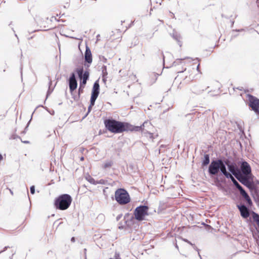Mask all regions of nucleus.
<instances>
[{
    "label": "nucleus",
    "mask_w": 259,
    "mask_h": 259,
    "mask_svg": "<svg viewBox=\"0 0 259 259\" xmlns=\"http://www.w3.org/2000/svg\"><path fill=\"white\" fill-rule=\"evenodd\" d=\"M105 127L109 132L114 133H121L125 131L126 122H123L113 119H107L104 121Z\"/></svg>",
    "instance_id": "obj_1"
},
{
    "label": "nucleus",
    "mask_w": 259,
    "mask_h": 259,
    "mask_svg": "<svg viewBox=\"0 0 259 259\" xmlns=\"http://www.w3.org/2000/svg\"><path fill=\"white\" fill-rule=\"evenodd\" d=\"M72 200L70 195L62 194L55 199L54 204L57 209L66 210L70 206Z\"/></svg>",
    "instance_id": "obj_2"
},
{
    "label": "nucleus",
    "mask_w": 259,
    "mask_h": 259,
    "mask_svg": "<svg viewBox=\"0 0 259 259\" xmlns=\"http://www.w3.org/2000/svg\"><path fill=\"white\" fill-rule=\"evenodd\" d=\"M115 200L120 205H125L129 203L131 198L129 194L124 189L119 188L115 192Z\"/></svg>",
    "instance_id": "obj_3"
},
{
    "label": "nucleus",
    "mask_w": 259,
    "mask_h": 259,
    "mask_svg": "<svg viewBox=\"0 0 259 259\" xmlns=\"http://www.w3.org/2000/svg\"><path fill=\"white\" fill-rule=\"evenodd\" d=\"M248 105L256 114L259 115V99L250 95L247 94Z\"/></svg>",
    "instance_id": "obj_4"
},
{
    "label": "nucleus",
    "mask_w": 259,
    "mask_h": 259,
    "mask_svg": "<svg viewBox=\"0 0 259 259\" xmlns=\"http://www.w3.org/2000/svg\"><path fill=\"white\" fill-rule=\"evenodd\" d=\"M149 207L146 205H140L134 211L135 219L139 221H143L145 216L148 215Z\"/></svg>",
    "instance_id": "obj_5"
},
{
    "label": "nucleus",
    "mask_w": 259,
    "mask_h": 259,
    "mask_svg": "<svg viewBox=\"0 0 259 259\" xmlns=\"http://www.w3.org/2000/svg\"><path fill=\"white\" fill-rule=\"evenodd\" d=\"M76 72L78 74V77L80 79V86L84 85L87 83V81L89 77V72L88 71H85L83 72V68H77Z\"/></svg>",
    "instance_id": "obj_6"
},
{
    "label": "nucleus",
    "mask_w": 259,
    "mask_h": 259,
    "mask_svg": "<svg viewBox=\"0 0 259 259\" xmlns=\"http://www.w3.org/2000/svg\"><path fill=\"white\" fill-rule=\"evenodd\" d=\"M100 91V85L98 80H96L93 85L91 95V105H94L95 101L98 97Z\"/></svg>",
    "instance_id": "obj_7"
},
{
    "label": "nucleus",
    "mask_w": 259,
    "mask_h": 259,
    "mask_svg": "<svg viewBox=\"0 0 259 259\" xmlns=\"http://www.w3.org/2000/svg\"><path fill=\"white\" fill-rule=\"evenodd\" d=\"M222 160H213L210 163L209 166V172L212 175H217L220 169Z\"/></svg>",
    "instance_id": "obj_8"
},
{
    "label": "nucleus",
    "mask_w": 259,
    "mask_h": 259,
    "mask_svg": "<svg viewBox=\"0 0 259 259\" xmlns=\"http://www.w3.org/2000/svg\"><path fill=\"white\" fill-rule=\"evenodd\" d=\"M126 127H125V131H142L145 127L151 126V123L148 121H145L141 126H133L130 124L126 123Z\"/></svg>",
    "instance_id": "obj_9"
},
{
    "label": "nucleus",
    "mask_w": 259,
    "mask_h": 259,
    "mask_svg": "<svg viewBox=\"0 0 259 259\" xmlns=\"http://www.w3.org/2000/svg\"><path fill=\"white\" fill-rule=\"evenodd\" d=\"M68 82L70 92L72 93L76 89L77 86V82L74 73H72L71 74L68 80Z\"/></svg>",
    "instance_id": "obj_10"
},
{
    "label": "nucleus",
    "mask_w": 259,
    "mask_h": 259,
    "mask_svg": "<svg viewBox=\"0 0 259 259\" xmlns=\"http://www.w3.org/2000/svg\"><path fill=\"white\" fill-rule=\"evenodd\" d=\"M241 169L242 173L245 175L251 174V167L249 164L246 161H244L241 165Z\"/></svg>",
    "instance_id": "obj_11"
},
{
    "label": "nucleus",
    "mask_w": 259,
    "mask_h": 259,
    "mask_svg": "<svg viewBox=\"0 0 259 259\" xmlns=\"http://www.w3.org/2000/svg\"><path fill=\"white\" fill-rule=\"evenodd\" d=\"M237 206L240 211L241 215L243 218H247L249 216V210L245 205H238Z\"/></svg>",
    "instance_id": "obj_12"
},
{
    "label": "nucleus",
    "mask_w": 259,
    "mask_h": 259,
    "mask_svg": "<svg viewBox=\"0 0 259 259\" xmlns=\"http://www.w3.org/2000/svg\"><path fill=\"white\" fill-rule=\"evenodd\" d=\"M84 60L85 62L91 64L92 62V55L90 49L86 46L85 51L84 54Z\"/></svg>",
    "instance_id": "obj_13"
},
{
    "label": "nucleus",
    "mask_w": 259,
    "mask_h": 259,
    "mask_svg": "<svg viewBox=\"0 0 259 259\" xmlns=\"http://www.w3.org/2000/svg\"><path fill=\"white\" fill-rule=\"evenodd\" d=\"M236 178L242 184L246 185V186H248V180L246 177L243 176L239 174L237 176H236Z\"/></svg>",
    "instance_id": "obj_14"
},
{
    "label": "nucleus",
    "mask_w": 259,
    "mask_h": 259,
    "mask_svg": "<svg viewBox=\"0 0 259 259\" xmlns=\"http://www.w3.org/2000/svg\"><path fill=\"white\" fill-rule=\"evenodd\" d=\"M220 169L226 178H228L229 176H231V174L227 171L226 166L223 161L222 162Z\"/></svg>",
    "instance_id": "obj_15"
},
{
    "label": "nucleus",
    "mask_w": 259,
    "mask_h": 259,
    "mask_svg": "<svg viewBox=\"0 0 259 259\" xmlns=\"http://www.w3.org/2000/svg\"><path fill=\"white\" fill-rule=\"evenodd\" d=\"M228 168L229 170L232 173L233 175L235 176V177L236 176H237L239 175V174L236 172L235 167L233 164L229 165Z\"/></svg>",
    "instance_id": "obj_16"
},
{
    "label": "nucleus",
    "mask_w": 259,
    "mask_h": 259,
    "mask_svg": "<svg viewBox=\"0 0 259 259\" xmlns=\"http://www.w3.org/2000/svg\"><path fill=\"white\" fill-rule=\"evenodd\" d=\"M86 180L91 184H94V185H97L98 184L97 181H95V180L93 178L90 176H88L86 177Z\"/></svg>",
    "instance_id": "obj_17"
},
{
    "label": "nucleus",
    "mask_w": 259,
    "mask_h": 259,
    "mask_svg": "<svg viewBox=\"0 0 259 259\" xmlns=\"http://www.w3.org/2000/svg\"><path fill=\"white\" fill-rule=\"evenodd\" d=\"M209 163V155L206 154L204 155V159L203 161V165H206Z\"/></svg>",
    "instance_id": "obj_18"
},
{
    "label": "nucleus",
    "mask_w": 259,
    "mask_h": 259,
    "mask_svg": "<svg viewBox=\"0 0 259 259\" xmlns=\"http://www.w3.org/2000/svg\"><path fill=\"white\" fill-rule=\"evenodd\" d=\"M253 220L256 223L257 225L259 227V215L257 213H253Z\"/></svg>",
    "instance_id": "obj_19"
},
{
    "label": "nucleus",
    "mask_w": 259,
    "mask_h": 259,
    "mask_svg": "<svg viewBox=\"0 0 259 259\" xmlns=\"http://www.w3.org/2000/svg\"><path fill=\"white\" fill-rule=\"evenodd\" d=\"M169 34L175 40L178 41V34L176 30H173L172 33L169 32Z\"/></svg>",
    "instance_id": "obj_20"
},
{
    "label": "nucleus",
    "mask_w": 259,
    "mask_h": 259,
    "mask_svg": "<svg viewBox=\"0 0 259 259\" xmlns=\"http://www.w3.org/2000/svg\"><path fill=\"white\" fill-rule=\"evenodd\" d=\"M113 165V162L112 161H106L104 163L103 167L104 168H107L110 167Z\"/></svg>",
    "instance_id": "obj_21"
},
{
    "label": "nucleus",
    "mask_w": 259,
    "mask_h": 259,
    "mask_svg": "<svg viewBox=\"0 0 259 259\" xmlns=\"http://www.w3.org/2000/svg\"><path fill=\"white\" fill-rule=\"evenodd\" d=\"M52 84V81L51 80H50V81H49V89H48V92H47V97H48V96L49 95H50L52 93V92L53 91L54 88L51 89V87Z\"/></svg>",
    "instance_id": "obj_22"
},
{
    "label": "nucleus",
    "mask_w": 259,
    "mask_h": 259,
    "mask_svg": "<svg viewBox=\"0 0 259 259\" xmlns=\"http://www.w3.org/2000/svg\"><path fill=\"white\" fill-rule=\"evenodd\" d=\"M102 72L103 76H107L108 74V72L107 71V67L106 66L103 65L102 67Z\"/></svg>",
    "instance_id": "obj_23"
},
{
    "label": "nucleus",
    "mask_w": 259,
    "mask_h": 259,
    "mask_svg": "<svg viewBox=\"0 0 259 259\" xmlns=\"http://www.w3.org/2000/svg\"><path fill=\"white\" fill-rule=\"evenodd\" d=\"M241 195L244 198L248 197V195L245 192V191L243 189L242 190L240 191Z\"/></svg>",
    "instance_id": "obj_24"
},
{
    "label": "nucleus",
    "mask_w": 259,
    "mask_h": 259,
    "mask_svg": "<svg viewBox=\"0 0 259 259\" xmlns=\"http://www.w3.org/2000/svg\"><path fill=\"white\" fill-rule=\"evenodd\" d=\"M241 195L244 198L248 197V195L245 192V191L243 189L242 190L240 191Z\"/></svg>",
    "instance_id": "obj_25"
},
{
    "label": "nucleus",
    "mask_w": 259,
    "mask_h": 259,
    "mask_svg": "<svg viewBox=\"0 0 259 259\" xmlns=\"http://www.w3.org/2000/svg\"><path fill=\"white\" fill-rule=\"evenodd\" d=\"M227 178H230L231 181H232L233 184L236 186L237 184H238L239 183L235 180V179H234V178L232 176V175L231 174V176H229Z\"/></svg>",
    "instance_id": "obj_26"
},
{
    "label": "nucleus",
    "mask_w": 259,
    "mask_h": 259,
    "mask_svg": "<svg viewBox=\"0 0 259 259\" xmlns=\"http://www.w3.org/2000/svg\"><path fill=\"white\" fill-rule=\"evenodd\" d=\"M180 65H182V67H183V66H184V62H183V60H181L180 61H179V66ZM186 69V67H183L182 70H180L179 69V72H182L184 71H185Z\"/></svg>",
    "instance_id": "obj_27"
},
{
    "label": "nucleus",
    "mask_w": 259,
    "mask_h": 259,
    "mask_svg": "<svg viewBox=\"0 0 259 259\" xmlns=\"http://www.w3.org/2000/svg\"><path fill=\"white\" fill-rule=\"evenodd\" d=\"M236 89L240 91H243L245 93H247L249 92V90L248 89H245L242 87L237 88Z\"/></svg>",
    "instance_id": "obj_28"
},
{
    "label": "nucleus",
    "mask_w": 259,
    "mask_h": 259,
    "mask_svg": "<svg viewBox=\"0 0 259 259\" xmlns=\"http://www.w3.org/2000/svg\"><path fill=\"white\" fill-rule=\"evenodd\" d=\"M30 193L32 194H34V193H35V187H34V186H32L30 187Z\"/></svg>",
    "instance_id": "obj_29"
},
{
    "label": "nucleus",
    "mask_w": 259,
    "mask_h": 259,
    "mask_svg": "<svg viewBox=\"0 0 259 259\" xmlns=\"http://www.w3.org/2000/svg\"><path fill=\"white\" fill-rule=\"evenodd\" d=\"M93 105H91V99L90 100V105L89 106V107H88V112L87 113V114H88L91 110V109H92V107ZM87 115H85V116H87Z\"/></svg>",
    "instance_id": "obj_30"
},
{
    "label": "nucleus",
    "mask_w": 259,
    "mask_h": 259,
    "mask_svg": "<svg viewBox=\"0 0 259 259\" xmlns=\"http://www.w3.org/2000/svg\"><path fill=\"white\" fill-rule=\"evenodd\" d=\"M245 199L247 201L248 204H250L251 203V200L249 196L248 197H246V198H245Z\"/></svg>",
    "instance_id": "obj_31"
},
{
    "label": "nucleus",
    "mask_w": 259,
    "mask_h": 259,
    "mask_svg": "<svg viewBox=\"0 0 259 259\" xmlns=\"http://www.w3.org/2000/svg\"><path fill=\"white\" fill-rule=\"evenodd\" d=\"M236 188L240 191L243 189V188L238 184L236 186Z\"/></svg>",
    "instance_id": "obj_32"
},
{
    "label": "nucleus",
    "mask_w": 259,
    "mask_h": 259,
    "mask_svg": "<svg viewBox=\"0 0 259 259\" xmlns=\"http://www.w3.org/2000/svg\"><path fill=\"white\" fill-rule=\"evenodd\" d=\"M98 184H104L105 181L104 180H100L99 181H97Z\"/></svg>",
    "instance_id": "obj_33"
},
{
    "label": "nucleus",
    "mask_w": 259,
    "mask_h": 259,
    "mask_svg": "<svg viewBox=\"0 0 259 259\" xmlns=\"http://www.w3.org/2000/svg\"><path fill=\"white\" fill-rule=\"evenodd\" d=\"M122 215L121 214L118 215L116 217V220L117 221L121 219V218L122 217Z\"/></svg>",
    "instance_id": "obj_34"
},
{
    "label": "nucleus",
    "mask_w": 259,
    "mask_h": 259,
    "mask_svg": "<svg viewBox=\"0 0 259 259\" xmlns=\"http://www.w3.org/2000/svg\"><path fill=\"white\" fill-rule=\"evenodd\" d=\"M102 80L105 83V82L106 81V76H103L102 75Z\"/></svg>",
    "instance_id": "obj_35"
},
{
    "label": "nucleus",
    "mask_w": 259,
    "mask_h": 259,
    "mask_svg": "<svg viewBox=\"0 0 259 259\" xmlns=\"http://www.w3.org/2000/svg\"><path fill=\"white\" fill-rule=\"evenodd\" d=\"M164 62H165V57H163V65H164V68H169V67H168V66H166V67L165 66V63H164Z\"/></svg>",
    "instance_id": "obj_36"
},
{
    "label": "nucleus",
    "mask_w": 259,
    "mask_h": 259,
    "mask_svg": "<svg viewBox=\"0 0 259 259\" xmlns=\"http://www.w3.org/2000/svg\"><path fill=\"white\" fill-rule=\"evenodd\" d=\"M71 242H75V237H72L71 238Z\"/></svg>",
    "instance_id": "obj_37"
},
{
    "label": "nucleus",
    "mask_w": 259,
    "mask_h": 259,
    "mask_svg": "<svg viewBox=\"0 0 259 259\" xmlns=\"http://www.w3.org/2000/svg\"><path fill=\"white\" fill-rule=\"evenodd\" d=\"M123 228H124V227H123V226H121V225H120V226H119V227H118V228H119V229H123Z\"/></svg>",
    "instance_id": "obj_38"
},
{
    "label": "nucleus",
    "mask_w": 259,
    "mask_h": 259,
    "mask_svg": "<svg viewBox=\"0 0 259 259\" xmlns=\"http://www.w3.org/2000/svg\"><path fill=\"white\" fill-rule=\"evenodd\" d=\"M86 251H87V249L85 248V249H84V254H85V259H87V258H86Z\"/></svg>",
    "instance_id": "obj_39"
},
{
    "label": "nucleus",
    "mask_w": 259,
    "mask_h": 259,
    "mask_svg": "<svg viewBox=\"0 0 259 259\" xmlns=\"http://www.w3.org/2000/svg\"><path fill=\"white\" fill-rule=\"evenodd\" d=\"M175 247L177 248H178V246L177 245V242L175 243Z\"/></svg>",
    "instance_id": "obj_40"
},
{
    "label": "nucleus",
    "mask_w": 259,
    "mask_h": 259,
    "mask_svg": "<svg viewBox=\"0 0 259 259\" xmlns=\"http://www.w3.org/2000/svg\"><path fill=\"white\" fill-rule=\"evenodd\" d=\"M3 159V156L2 155L0 154V160H2Z\"/></svg>",
    "instance_id": "obj_41"
},
{
    "label": "nucleus",
    "mask_w": 259,
    "mask_h": 259,
    "mask_svg": "<svg viewBox=\"0 0 259 259\" xmlns=\"http://www.w3.org/2000/svg\"><path fill=\"white\" fill-rule=\"evenodd\" d=\"M8 248V246H6V247H5V248H4V251L6 250Z\"/></svg>",
    "instance_id": "obj_42"
},
{
    "label": "nucleus",
    "mask_w": 259,
    "mask_h": 259,
    "mask_svg": "<svg viewBox=\"0 0 259 259\" xmlns=\"http://www.w3.org/2000/svg\"><path fill=\"white\" fill-rule=\"evenodd\" d=\"M119 255H118V257H116V259H120V258H118Z\"/></svg>",
    "instance_id": "obj_43"
},
{
    "label": "nucleus",
    "mask_w": 259,
    "mask_h": 259,
    "mask_svg": "<svg viewBox=\"0 0 259 259\" xmlns=\"http://www.w3.org/2000/svg\"><path fill=\"white\" fill-rule=\"evenodd\" d=\"M24 143H28V141H24Z\"/></svg>",
    "instance_id": "obj_44"
},
{
    "label": "nucleus",
    "mask_w": 259,
    "mask_h": 259,
    "mask_svg": "<svg viewBox=\"0 0 259 259\" xmlns=\"http://www.w3.org/2000/svg\"><path fill=\"white\" fill-rule=\"evenodd\" d=\"M83 159V157L81 158V160H82Z\"/></svg>",
    "instance_id": "obj_45"
},
{
    "label": "nucleus",
    "mask_w": 259,
    "mask_h": 259,
    "mask_svg": "<svg viewBox=\"0 0 259 259\" xmlns=\"http://www.w3.org/2000/svg\"><path fill=\"white\" fill-rule=\"evenodd\" d=\"M10 192L11 194H13V192L12 191H10Z\"/></svg>",
    "instance_id": "obj_46"
},
{
    "label": "nucleus",
    "mask_w": 259,
    "mask_h": 259,
    "mask_svg": "<svg viewBox=\"0 0 259 259\" xmlns=\"http://www.w3.org/2000/svg\"><path fill=\"white\" fill-rule=\"evenodd\" d=\"M259 1V0H257V2Z\"/></svg>",
    "instance_id": "obj_47"
}]
</instances>
